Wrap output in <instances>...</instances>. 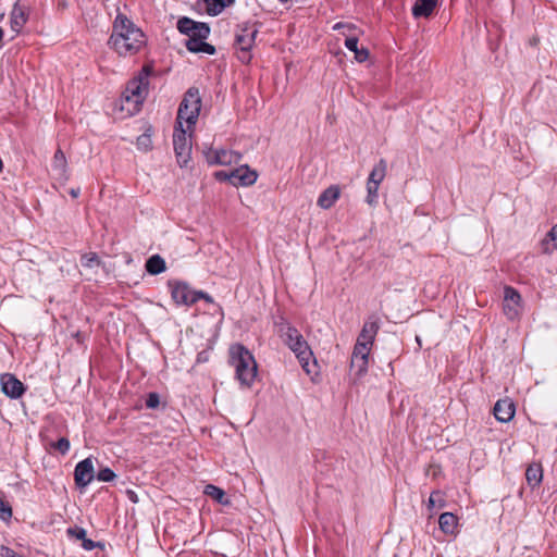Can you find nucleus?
Returning a JSON list of instances; mask_svg holds the SVG:
<instances>
[{
	"label": "nucleus",
	"instance_id": "41",
	"mask_svg": "<svg viewBox=\"0 0 557 557\" xmlns=\"http://www.w3.org/2000/svg\"><path fill=\"white\" fill-rule=\"evenodd\" d=\"M0 556L1 557H24L23 555L16 554L13 549L8 546L2 545L0 547Z\"/></svg>",
	"mask_w": 557,
	"mask_h": 557
},
{
	"label": "nucleus",
	"instance_id": "1",
	"mask_svg": "<svg viewBox=\"0 0 557 557\" xmlns=\"http://www.w3.org/2000/svg\"><path fill=\"white\" fill-rule=\"evenodd\" d=\"M108 44L119 55H132L145 45V35L129 18L117 14Z\"/></svg>",
	"mask_w": 557,
	"mask_h": 557
},
{
	"label": "nucleus",
	"instance_id": "49",
	"mask_svg": "<svg viewBox=\"0 0 557 557\" xmlns=\"http://www.w3.org/2000/svg\"><path fill=\"white\" fill-rule=\"evenodd\" d=\"M131 495H132L131 500H135L134 499L135 498L134 492H131Z\"/></svg>",
	"mask_w": 557,
	"mask_h": 557
},
{
	"label": "nucleus",
	"instance_id": "3",
	"mask_svg": "<svg viewBox=\"0 0 557 557\" xmlns=\"http://www.w3.org/2000/svg\"><path fill=\"white\" fill-rule=\"evenodd\" d=\"M148 78L149 70L144 67L136 77L128 82L121 100V110L128 115L139 111L148 94Z\"/></svg>",
	"mask_w": 557,
	"mask_h": 557
},
{
	"label": "nucleus",
	"instance_id": "28",
	"mask_svg": "<svg viewBox=\"0 0 557 557\" xmlns=\"http://www.w3.org/2000/svg\"><path fill=\"white\" fill-rule=\"evenodd\" d=\"M240 159H242V156L238 152L227 150V149H219L218 165L236 164L240 161Z\"/></svg>",
	"mask_w": 557,
	"mask_h": 557
},
{
	"label": "nucleus",
	"instance_id": "15",
	"mask_svg": "<svg viewBox=\"0 0 557 557\" xmlns=\"http://www.w3.org/2000/svg\"><path fill=\"white\" fill-rule=\"evenodd\" d=\"M233 185L250 186L253 185L258 178V173L251 170L248 165H240L232 170Z\"/></svg>",
	"mask_w": 557,
	"mask_h": 557
},
{
	"label": "nucleus",
	"instance_id": "42",
	"mask_svg": "<svg viewBox=\"0 0 557 557\" xmlns=\"http://www.w3.org/2000/svg\"><path fill=\"white\" fill-rule=\"evenodd\" d=\"M199 299H203V300H206L207 302H210V304L213 302V299H212V297L210 295H208L207 293H203L201 290H196L195 302L198 301Z\"/></svg>",
	"mask_w": 557,
	"mask_h": 557
},
{
	"label": "nucleus",
	"instance_id": "30",
	"mask_svg": "<svg viewBox=\"0 0 557 557\" xmlns=\"http://www.w3.org/2000/svg\"><path fill=\"white\" fill-rule=\"evenodd\" d=\"M446 506V499L444 493L436 490L433 491L428 500V509L433 511L434 509H442Z\"/></svg>",
	"mask_w": 557,
	"mask_h": 557
},
{
	"label": "nucleus",
	"instance_id": "50",
	"mask_svg": "<svg viewBox=\"0 0 557 557\" xmlns=\"http://www.w3.org/2000/svg\"><path fill=\"white\" fill-rule=\"evenodd\" d=\"M278 1L284 3V2H287L288 0H278Z\"/></svg>",
	"mask_w": 557,
	"mask_h": 557
},
{
	"label": "nucleus",
	"instance_id": "14",
	"mask_svg": "<svg viewBox=\"0 0 557 557\" xmlns=\"http://www.w3.org/2000/svg\"><path fill=\"white\" fill-rule=\"evenodd\" d=\"M1 391L10 398H18L24 392V384L10 373L2 374L0 377Z\"/></svg>",
	"mask_w": 557,
	"mask_h": 557
},
{
	"label": "nucleus",
	"instance_id": "43",
	"mask_svg": "<svg viewBox=\"0 0 557 557\" xmlns=\"http://www.w3.org/2000/svg\"><path fill=\"white\" fill-rule=\"evenodd\" d=\"M82 542H83V543H82V545H83V547H84L86 550H91V549H94V548H95V546H96L95 542H94V541H91V540H89V539H87V537H85V540H83Z\"/></svg>",
	"mask_w": 557,
	"mask_h": 557
},
{
	"label": "nucleus",
	"instance_id": "46",
	"mask_svg": "<svg viewBox=\"0 0 557 557\" xmlns=\"http://www.w3.org/2000/svg\"><path fill=\"white\" fill-rule=\"evenodd\" d=\"M342 27V24H335L334 29Z\"/></svg>",
	"mask_w": 557,
	"mask_h": 557
},
{
	"label": "nucleus",
	"instance_id": "32",
	"mask_svg": "<svg viewBox=\"0 0 557 557\" xmlns=\"http://www.w3.org/2000/svg\"><path fill=\"white\" fill-rule=\"evenodd\" d=\"M97 479L101 482H111L115 479V473L110 468H102L98 471Z\"/></svg>",
	"mask_w": 557,
	"mask_h": 557
},
{
	"label": "nucleus",
	"instance_id": "39",
	"mask_svg": "<svg viewBox=\"0 0 557 557\" xmlns=\"http://www.w3.org/2000/svg\"><path fill=\"white\" fill-rule=\"evenodd\" d=\"M231 174H232V171H218L214 173V176L218 181H221V182L228 181L233 184V176Z\"/></svg>",
	"mask_w": 557,
	"mask_h": 557
},
{
	"label": "nucleus",
	"instance_id": "16",
	"mask_svg": "<svg viewBox=\"0 0 557 557\" xmlns=\"http://www.w3.org/2000/svg\"><path fill=\"white\" fill-rule=\"evenodd\" d=\"M354 27L350 25V52H354V58L358 63H372V58L369 49L362 44L359 45L358 38L352 33Z\"/></svg>",
	"mask_w": 557,
	"mask_h": 557
},
{
	"label": "nucleus",
	"instance_id": "10",
	"mask_svg": "<svg viewBox=\"0 0 557 557\" xmlns=\"http://www.w3.org/2000/svg\"><path fill=\"white\" fill-rule=\"evenodd\" d=\"M177 29L189 38L201 37L202 39H207L210 35V27L208 24L196 22L186 16L181 17L177 21Z\"/></svg>",
	"mask_w": 557,
	"mask_h": 557
},
{
	"label": "nucleus",
	"instance_id": "21",
	"mask_svg": "<svg viewBox=\"0 0 557 557\" xmlns=\"http://www.w3.org/2000/svg\"><path fill=\"white\" fill-rule=\"evenodd\" d=\"M203 40L205 39H202L201 37L188 38L186 42V48L190 52H205L208 54H214L215 48Z\"/></svg>",
	"mask_w": 557,
	"mask_h": 557
},
{
	"label": "nucleus",
	"instance_id": "35",
	"mask_svg": "<svg viewBox=\"0 0 557 557\" xmlns=\"http://www.w3.org/2000/svg\"><path fill=\"white\" fill-rule=\"evenodd\" d=\"M367 190H368L367 201L369 203L374 202L375 199L377 198L379 185L372 184V183H367Z\"/></svg>",
	"mask_w": 557,
	"mask_h": 557
},
{
	"label": "nucleus",
	"instance_id": "2",
	"mask_svg": "<svg viewBox=\"0 0 557 557\" xmlns=\"http://www.w3.org/2000/svg\"><path fill=\"white\" fill-rule=\"evenodd\" d=\"M380 325L381 320L376 314L369 315L357 337L352 355L350 356V368L356 364L358 367V374H363L368 369L369 356Z\"/></svg>",
	"mask_w": 557,
	"mask_h": 557
},
{
	"label": "nucleus",
	"instance_id": "26",
	"mask_svg": "<svg viewBox=\"0 0 557 557\" xmlns=\"http://www.w3.org/2000/svg\"><path fill=\"white\" fill-rule=\"evenodd\" d=\"M66 158L61 149H58L54 153L52 161V169L57 172L60 177L66 178Z\"/></svg>",
	"mask_w": 557,
	"mask_h": 557
},
{
	"label": "nucleus",
	"instance_id": "45",
	"mask_svg": "<svg viewBox=\"0 0 557 557\" xmlns=\"http://www.w3.org/2000/svg\"><path fill=\"white\" fill-rule=\"evenodd\" d=\"M344 46L348 48V36L344 37Z\"/></svg>",
	"mask_w": 557,
	"mask_h": 557
},
{
	"label": "nucleus",
	"instance_id": "38",
	"mask_svg": "<svg viewBox=\"0 0 557 557\" xmlns=\"http://www.w3.org/2000/svg\"><path fill=\"white\" fill-rule=\"evenodd\" d=\"M151 146V138L147 134H143L137 138V147L139 149L148 150Z\"/></svg>",
	"mask_w": 557,
	"mask_h": 557
},
{
	"label": "nucleus",
	"instance_id": "47",
	"mask_svg": "<svg viewBox=\"0 0 557 557\" xmlns=\"http://www.w3.org/2000/svg\"><path fill=\"white\" fill-rule=\"evenodd\" d=\"M131 495H132L131 500H135L134 499L135 498L134 492H131Z\"/></svg>",
	"mask_w": 557,
	"mask_h": 557
},
{
	"label": "nucleus",
	"instance_id": "33",
	"mask_svg": "<svg viewBox=\"0 0 557 557\" xmlns=\"http://www.w3.org/2000/svg\"><path fill=\"white\" fill-rule=\"evenodd\" d=\"M12 517V508L11 506L0 498V518L3 521L10 520Z\"/></svg>",
	"mask_w": 557,
	"mask_h": 557
},
{
	"label": "nucleus",
	"instance_id": "7",
	"mask_svg": "<svg viewBox=\"0 0 557 557\" xmlns=\"http://www.w3.org/2000/svg\"><path fill=\"white\" fill-rule=\"evenodd\" d=\"M193 133L194 128L175 125L173 133V146L177 161L181 165H186L190 159Z\"/></svg>",
	"mask_w": 557,
	"mask_h": 557
},
{
	"label": "nucleus",
	"instance_id": "5",
	"mask_svg": "<svg viewBox=\"0 0 557 557\" xmlns=\"http://www.w3.org/2000/svg\"><path fill=\"white\" fill-rule=\"evenodd\" d=\"M283 337L286 345L296 355L306 373L311 376L315 375L318 373L317 361L299 331L293 326H287Z\"/></svg>",
	"mask_w": 557,
	"mask_h": 557
},
{
	"label": "nucleus",
	"instance_id": "12",
	"mask_svg": "<svg viewBox=\"0 0 557 557\" xmlns=\"http://www.w3.org/2000/svg\"><path fill=\"white\" fill-rule=\"evenodd\" d=\"M95 478L94 461L90 457L79 461L74 470L75 484L79 488L88 486Z\"/></svg>",
	"mask_w": 557,
	"mask_h": 557
},
{
	"label": "nucleus",
	"instance_id": "8",
	"mask_svg": "<svg viewBox=\"0 0 557 557\" xmlns=\"http://www.w3.org/2000/svg\"><path fill=\"white\" fill-rule=\"evenodd\" d=\"M257 34L258 28L255 24L244 23L238 26L235 36V45L240 50L238 59L244 63H248L251 59L249 52L255 44Z\"/></svg>",
	"mask_w": 557,
	"mask_h": 557
},
{
	"label": "nucleus",
	"instance_id": "19",
	"mask_svg": "<svg viewBox=\"0 0 557 557\" xmlns=\"http://www.w3.org/2000/svg\"><path fill=\"white\" fill-rule=\"evenodd\" d=\"M436 4L437 0H417L412 7V15L416 18L429 17L433 13Z\"/></svg>",
	"mask_w": 557,
	"mask_h": 557
},
{
	"label": "nucleus",
	"instance_id": "17",
	"mask_svg": "<svg viewBox=\"0 0 557 557\" xmlns=\"http://www.w3.org/2000/svg\"><path fill=\"white\" fill-rule=\"evenodd\" d=\"M440 530L446 535H455L458 529V518L453 512H443L438 518Z\"/></svg>",
	"mask_w": 557,
	"mask_h": 557
},
{
	"label": "nucleus",
	"instance_id": "29",
	"mask_svg": "<svg viewBox=\"0 0 557 557\" xmlns=\"http://www.w3.org/2000/svg\"><path fill=\"white\" fill-rule=\"evenodd\" d=\"M386 174V162L384 160H380V162L372 169L368 183L377 184L384 180Z\"/></svg>",
	"mask_w": 557,
	"mask_h": 557
},
{
	"label": "nucleus",
	"instance_id": "37",
	"mask_svg": "<svg viewBox=\"0 0 557 557\" xmlns=\"http://www.w3.org/2000/svg\"><path fill=\"white\" fill-rule=\"evenodd\" d=\"M67 534L71 537L83 541L86 537V530L83 528H70L67 529Z\"/></svg>",
	"mask_w": 557,
	"mask_h": 557
},
{
	"label": "nucleus",
	"instance_id": "13",
	"mask_svg": "<svg viewBox=\"0 0 557 557\" xmlns=\"http://www.w3.org/2000/svg\"><path fill=\"white\" fill-rule=\"evenodd\" d=\"M516 413V405L512 399L506 397L496 401L493 408V414L499 422L507 423L511 421Z\"/></svg>",
	"mask_w": 557,
	"mask_h": 557
},
{
	"label": "nucleus",
	"instance_id": "40",
	"mask_svg": "<svg viewBox=\"0 0 557 557\" xmlns=\"http://www.w3.org/2000/svg\"><path fill=\"white\" fill-rule=\"evenodd\" d=\"M159 403H160V400H159V395H158V394H156V393H150V394L148 395L147 400H146V406H147L148 408L153 409V408H157V407H158Z\"/></svg>",
	"mask_w": 557,
	"mask_h": 557
},
{
	"label": "nucleus",
	"instance_id": "27",
	"mask_svg": "<svg viewBox=\"0 0 557 557\" xmlns=\"http://www.w3.org/2000/svg\"><path fill=\"white\" fill-rule=\"evenodd\" d=\"M203 493L221 505H230V499L225 496V492L215 485H206Z\"/></svg>",
	"mask_w": 557,
	"mask_h": 557
},
{
	"label": "nucleus",
	"instance_id": "23",
	"mask_svg": "<svg viewBox=\"0 0 557 557\" xmlns=\"http://www.w3.org/2000/svg\"><path fill=\"white\" fill-rule=\"evenodd\" d=\"M26 22L27 15L25 13V10L18 4H15L11 12V28L14 32H20V29L25 25Z\"/></svg>",
	"mask_w": 557,
	"mask_h": 557
},
{
	"label": "nucleus",
	"instance_id": "31",
	"mask_svg": "<svg viewBox=\"0 0 557 557\" xmlns=\"http://www.w3.org/2000/svg\"><path fill=\"white\" fill-rule=\"evenodd\" d=\"M82 267L91 271H96L101 267V260L95 252L85 253L81 258Z\"/></svg>",
	"mask_w": 557,
	"mask_h": 557
},
{
	"label": "nucleus",
	"instance_id": "6",
	"mask_svg": "<svg viewBox=\"0 0 557 557\" xmlns=\"http://www.w3.org/2000/svg\"><path fill=\"white\" fill-rule=\"evenodd\" d=\"M201 109L199 90L190 88L180 104L176 125L194 128Z\"/></svg>",
	"mask_w": 557,
	"mask_h": 557
},
{
	"label": "nucleus",
	"instance_id": "11",
	"mask_svg": "<svg viewBox=\"0 0 557 557\" xmlns=\"http://www.w3.org/2000/svg\"><path fill=\"white\" fill-rule=\"evenodd\" d=\"M503 311L509 320H516L521 312V296L511 286H506L504 289Z\"/></svg>",
	"mask_w": 557,
	"mask_h": 557
},
{
	"label": "nucleus",
	"instance_id": "36",
	"mask_svg": "<svg viewBox=\"0 0 557 557\" xmlns=\"http://www.w3.org/2000/svg\"><path fill=\"white\" fill-rule=\"evenodd\" d=\"M53 447L61 454L65 455L70 450V442L67 438L61 437L57 443L53 444Z\"/></svg>",
	"mask_w": 557,
	"mask_h": 557
},
{
	"label": "nucleus",
	"instance_id": "18",
	"mask_svg": "<svg viewBox=\"0 0 557 557\" xmlns=\"http://www.w3.org/2000/svg\"><path fill=\"white\" fill-rule=\"evenodd\" d=\"M341 189L333 185L326 188L318 198V206L322 209H330L339 198Z\"/></svg>",
	"mask_w": 557,
	"mask_h": 557
},
{
	"label": "nucleus",
	"instance_id": "20",
	"mask_svg": "<svg viewBox=\"0 0 557 557\" xmlns=\"http://www.w3.org/2000/svg\"><path fill=\"white\" fill-rule=\"evenodd\" d=\"M525 480L531 488L537 487L543 480V469L541 463L533 462L529 465L525 471Z\"/></svg>",
	"mask_w": 557,
	"mask_h": 557
},
{
	"label": "nucleus",
	"instance_id": "22",
	"mask_svg": "<svg viewBox=\"0 0 557 557\" xmlns=\"http://www.w3.org/2000/svg\"><path fill=\"white\" fill-rule=\"evenodd\" d=\"M557 250V224H555L541 242V251L546 255Z\"/></svg>",
	"mask_w": 557,
	"mask_h": 557
},
{
	"label": "nucleus",
	"instance_id": "25",
	"mask_svg": "<svg viewBox=\"0 0 557 557\" xmlns=\"http://www.w3.org/2000/svg\"><path fill=\"white\" fill-rule=\"evenodd\" d=\"M206 11L211 16H216L223 12V10L233 4L234 0H205Z\"/></svg>",
	"mask_w": 557,
	"mask_h": 557
},
{
	"label": "nucleus",
	"instance_id": "24",
	"mask_svg": "<svg viewBox=\"0 0 557 557\" xmlns=\"http://www.w3.org/2000/svg\"><path fill=\"white\" fill-rule=\"evenodd\" d=\"M146 270L149 274L157 275L166 270L165 261L159 255L151 256L146 262Z\"/></svg>",
	"mask_w": 557,
	"mask_h": 557
},
{
	"label": "nucleus",
	"instance_id": "48",
	"mask_svg": "<svg viewBox=\"0 0 557 557\" xmlns=\"http://www.w3.org/2000/svg\"><path fill=\"white\" fill-rule=\"evenodd\" d=\"M131 495H132L131 500H135L134 499L135 498L134 492H131Z\"/></svg>",
	"mask_w": 557,
	"mask_h": 557
},
{
	"label": "nucleus",
	"instance_id": "9",
	"mask_svg": "<svg viewBox=\"0 0 557 557\" xmlns=\"http://www.w3.org/2000/svg\"><path fill=\"white\" fill-rule=\"evenodd\" d=\"M169 288L173 301L178 306H191L195 304L196 290L188 284L180 281H170Z\"/></svg>",
	"mask_w": 557,
	"mask_h": 557
},
{
	"label": "nucleus",
	"instance_id": "34",
	"mask_svg": "<svg viewBox=\"0 0 557 557\" xmlns=\"http://www.w3.org/2000/svg\"><path fill=\"white\" fill-rule=\"evenodd\" d=\"M203 153H205L206 161L210 165H218L219 149L209 148Z\"/></svg>",
	"mask_w": 557,
	"mask_h": 557
},
{
	"label": "nucleus",
	"instance_id": "44",
	"mask_svg": "<svg viewBox=\"0 0 557 557\" xmlns=\"http://www.w3.org/2000/svg\"><path fill=\"white\" fill-rule=\"evenodd\" d=\"M71 195L76 198L78 196V190H71Z\"/></svg>",
	"mask_w": 557,
	"mask_h": 557
},
{
	"label": "nucleus",
	"instance_id": "4",
	"mask_svg": "<svg viewBox=\"0 0 557 557\" xmlns=\"http://www.w3.org/2000/svg\"><path fill=\"white\" fill-rule=\"evenodd\" d=\"M230 358L240 385L250 387L256 380L258 371L252 354L242 345H234L230 348Z\"/></svg>",
	"mask_w": 557,
	"mask_h": 557
}]
</instances>
